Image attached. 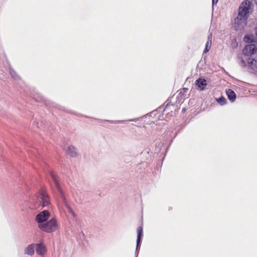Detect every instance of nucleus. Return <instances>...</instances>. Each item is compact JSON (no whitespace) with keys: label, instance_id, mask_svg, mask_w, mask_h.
<instances>
[{"label":"nucleus","instance_id":"obj_3","mask_svg":"<svg viewBox=\"0 0 257 257\" xmlns=\"http://www.w3.org/2000/svg\"><path fill=\"white\" fill-rule=\"evenodd\" d=\"M251 3L248 1L243 2L238 10V14L240 17H244L247 19L251 10Z\"/></svg>","mask_w":257,"mask_h":257},{"label":"nucleus","instance_id":"obj_18","mask_svg":"<svg viewBox=\"0 0 257 257\" xmlns=\"http://www.w3.org/2000/svg\"><path fill=\"white\" fill-rule=\"evenodd\" d=\"M10 74H11L12 77H13L14 78H15V79L18 78V77H17V74L15 71L11 70Z\"/></svg>","mask_w":257,"mask_h":257},{"label":"nucleus","instance_id":"obj_15","mask_svg":"<svg viewBox=\"0 0 257 257\" xmlns=\"http://www.w3.org/2000/svg\"><path fill=\"white\" fill-rule=\"evenodd\" d=\"M216 100L221 105H224L226 103V99L224 97H222V96L220 97L219 98H216Z\"/></svg>","mask_w":257,"mask_h":257},{"label":"nucleus","instance_id":"obj_11","mask_svg":"<svg viewBox=\"0 0 257 257\" xmlns=\"http://www.w3.org/2000/svg\"><path fill=\"white\" fill-rule=\"evenodd\" d=\"M143 227L140 226L137 228V247L136 251L138 250L139 245L141 242V237L143 235Z\"/></svg>","mask_w":257,"mask_h":257},{"label":"nucleus","instance_id":"obj_13","mask_svg":"<svg viewBox=\"0 0 257 257\" xmlns=\"http://www.w3.org/2000/svg\"><path fill=\"white\" fill-rule=\"evenodd\" d=\"M248 63L253 70L257 69V60L248 59Z\"/></svg>","mask_w":257,"mask_h":257},{"label":"nucleus","instance_id":"obj_2","mask_svg":"<svg viewBox=\"0 0 257 257\" xmlns=\"http://www.w3.org/2000/svg\"><path fill=\"white\" fill-rule=\"evenodd\" d=\"M37 205L36 208H39L40 207H45L50 204V200L47 194L44 191H42L37 197Z\"/></svg>","mask_w":257,"mask_h":257},{"label":"nucleus","instance_id":"obj_17","mask_svg":"<svg viewBox=\"0 0 257 257\" xmlns=\"http://www.w3.org/2000/svg\"><path fill=\"white\" fill-rule=\"evenodd\" d=\"M51 177H52V179L53 180L54 182L55 183L56 186L59 190V185H58V181L57 180L56 175L54 173H51Z\"/></svg>","mask_w":257,"mask_h":257},{"label":"nucleus","instance_id":"obj_5","mask_svg":"<svg viewBox=\"0 0 257 257\" xmlns=\"http://www.w3.org/2000/svg\"><path fill=\"white\" fill-rule=\"evenodd\" d=\"M50 214L47 210H44L39 213L36 217V220L38 223L39 228H40V224H44L47 221V219L50 217Z\"/></svg>","mask_w":257,"mask_h":257},{"label":"nucleus","instance_id":"obj_1","mask_svg":"<svg viewBox=\"0 0 257 257\" xmlns=\"http://www.w3.org/2000/svg\"><path fill=\"white\" fill-rule=\"evenodd\" d=\"M59 228V224L57 220L53 218L47 221L44 224H40V229L44 231L50 233L57 230Z\"/></svg>","mask_w":257,"mask_h":257},{"label":"nucleus","instance_id":"obj_14","mask_svg":"<svg viewBox=\"0 0 257 257\" xmlns=\"http://www.w3.org/2000/svg\"><path fill=\"white\" fill-rule=\"evenodd\" d=\"M243 39L245 42H247L248 43L257 42L256 39H255V40H254L253 36L252 35H249L245 36Z\"/></svg>","mask_w":257,"mask_h":257},{"label":"nucleus","instance_id":"obj_12","mask_svg":"<svg viewBox=\"0 0 257 257\" xmlns=\"http://www.w3.org/2000/svg\"><path fill=\"white\" fill-rule=\"evenodd\" d=\"M226 93L227 95L228 99L231 101L233 102L236 99V94L235 92L231 89H228L226 90Z\"/></svg>","mask_w":257,"mask_h":257},{"label":"nucleus","instance_id":"obj_10","mask_svg":"<svg viewBox=\"0 0 257 257\" xmlns=\"http://www.w3.org/2000/svg\"><path fill=\"white\" fill-rule=\"evenodd\" d=\"M256 51V48L253 44H248L243 49V53L247 56L251 55Z\"/></svg>","mask_w":257,"mask_h":257},{"label":"nucleus","instance_id":"obj_19","mask_svg":"<svg viewBox=\"0 0 257 257\" xmlns=\"http://www.w3.org/2000/svg\"><path fill=\"white\" fill-rule=\"evenodd\" d=\"M209 41L212 42V34H210L208 36L207 41Z\"/></svg>","mask_w":257,"mask_h":257},{"label":"nucleus","instance_id":"obj_21","mask_svg":"<svg viewBox=\"0 0 257 257\" xmlns=\"http://www.w3.org/2000/svg\"><path fill=\"white\" fill-rule=\"evenodd\" d=\"M218 0H212V6H213L214 5L217 4Z\"/></svg>","mask_w":257,"mask_h":257},{"label":"nucleus","instance_id":"obj_20","mask_svg":"<svg viewBox=\"0 0 257 257\" xmlns=\"http://www.w3.org/2000/svg\"><path fill=\"white\" fill-rule=\"evenodd\" d=\"M63 201H64V203L65 204L66 207H67V208L68 209V210L70 211H71V208L69 207V206L68 205V204H67L66 201L65 199L63 200Z\"/></svg>","mask_w":257,"mask_h":257},{"label":"nucleus","instance_id":"obj_6","mask_svg":"<svg viewBox=\"0 0 257 257\" xmlns=\"http://www.w3.org/2000/svg\"><path fill=\"white\" fill-rule=\"evenodd\" d=\"M65 153L71 157H76L78 155L76 148L70 144H66L63 147Z\"/></svg>","mask_w":257,"mask_h":257},{"label":"nucleus","instance_id":"obj_8","mask_svg":"<svg viewBox=\"0 0 257 257\" xmlns=\"http://www.w3.org/2000/svg\"><path fill=\"white\" fill-rule=\"evenodd\" d=\"M35 243H31L27 245L24 249L25 255L33 256L35 253Z\"/></svg>","mask_w":257,"mask_h":257},{"label":"nucleus","instance_id":"obj_7","mask_svg":"<svg viewBox=\"0 0 257 257\" xmlns=\"http://www.w3.org/2000/svg\"><path fill=\"white\" fill-rule=\"evenodd\" d=\"M35 249L36 253L40 256H44L47 252V247L43 242H40L35 244Z\"/></svg>","mask_w":257,"mask_h":257},{"label":"nucleus","instance_id":"obj_9","mask_svg":"<svg viewBox=\"0 0 257 257\" xmlns=\"http://www.w3.org/2000/svg\"><path fill=\"white\" fill-rule=\"evenodd\" d=\"M197 89L200 91L203 90L207 86L206 80L203 78H198L195 82Z\"/></svg>","mask_w":257,"mask_h":257},{"label":"nucleus","instance_id":"obj_4","mask_svg":"<svg viewBox=\"0 0 257 257\" xmlns=\"http://www.w3.org/2000/svg\"><path fill=\"white\" fill-rule=\"evenodd\" d=\"M247 19L245 17H240L238 15L232 22V25L234 29L237 30L243 28L246 24Z\"/></svg>","mask_w":257,"mask_h":257},{"label":"nucleus","instance_id":"obj_16","mask_svg":"<svg viewBox=\"0 0 257 257\" xmlns=\"http://www.w3.org/2000/svg\"><path fill=\"white\" fill-rule=\"evenodd\" d=\"M211 43L212 42H210V41H207L205 45V49L204 50V53H206L209 51L210 50L211 46Z\"/></svg>","mask_w":257,"mask_h":257},{"label":"nucleus","instance_id":"obj_22","mask_svg":"<svg viewBox=\"0 0 257 257\" xmlns=\"http://www.w3.org/2000/svg\"><path fill=\"white\" fill-rule=\"evenodd\" d=\"M255 35H256V41H257V29H256V31H255Z\"/></svg>","mask_w":257,"mask_h":257}]
</instances>
